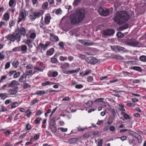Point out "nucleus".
I'll list each match as a JSON object with an SVG mask.
<instances>
[{
    "instance_id": "1",
    "label": "nucleus",
    "mask_w": 146,
    "mask_h": 146,
    "mask_svg": "<svg viewBox=\"0 0 146 146\" xmlns=\"http://www.w3.org/2000/svg\"><path fill=\"white\" fill-rule=\"evenodd\" d=\"M85 11L82 9H80L76 10L75 14H72L70 17L69 20L71 24L75 25L81 22L85 17Z\"/></svg>"
},
{
    "instance_id": "2",
    "label": "nucleus",
    "mask_w": 146,
    "mask_h": 146,
    "mask_svg": "<svg viewBox=\"0 0 146 146\" xmlns=\"http://www.w3.org/2000/svg\"><path fill=\"white\" fill-rule=\"evenodd\" d=\"M129 17V15L127 12L123 11L117 12L113 19L115 22L121 25L127 21Z\"/></svg>"
},
{
    "instance_id": "3",
    "label": "nucleus",
    "mask_w": 146,
    "mask_h": 146,
    "mask_svg": "<svg viewBox=\"0 0 146 146\" xmlns=\"http://www.w3.org/2000/svg\"><path fill=\"white\" fill-rule=\"evenodd\" d=\"M60 67L62 68V71L63 72L66 74L76 73L78 72L80 70V68H79L75 70H68L69 69L70 64L68 62H64L61 64Z\"/></svg>"
},
{
    "instance_id": "4",
    "label": "nucleus",
    "mask_w": 146,
    "mask_h": 146,
    "mask_svg": "<svg viewBox=\"0 0 146 146\" xmlns=\"http://www.w3.org/2000/svg\"><path fill=\"white\" fill-rule=\"evenodd\" d=\"M15 33L20 41L21 40V36H26L27 38L29 37L28 34H27L26 30L25 28L23 27L17 28L15 31Z\"/></svg>"
},
{
    "instance_id": "5",
    "label": "nucleus",
    "mask_w": 146,
    "mask_h": 146,
    "mask_svg": "<svg viewBox=\"0 0 146 146\" xmlns=\"http://www.w3.org/2000/svg\"><path fill=\"white\" fill-rule=\"evenodd\" d=\"M28 15V13L26 10L22 9L20 10L18 17L17 24H19L21 21H24Z\"/></svg>"
},
{
    "instance_id": "6",
    "label": "nucleus",
    "mask_w": 146,
    "mask_h": 146,
    "mask_svg": "<svg viewBox=\"0 0 146 146\" xmlns=\"http://www.w3.org/2000/svg\"><path fill=\"white\" fill-rule=\"evenodd\" d=\"M125 43L126 44L131 46L138 47L141 46V44L139 42L132 38L127 39L125 40Z\"/></svg>"
},
{
    "instance_id": "7",
    "label": "nucleus",
    "mask_w": 146,
    "mask_h": 146,
    "mask_svg": "<svg viewBox=\"0 0 146 146\" xmlns=\"http://www.w3.org/2000/svg\"><path fill=\"white\" fill-rule=\"evenodd\" d=\"M106 8L105 9H103L102 7H100L98 9V11L100 14L104 16H107L110 13H112L113 8H111L109 9Z\"/></svg>"
},
{
    "instance_id": "8",
    "label": "nucleus",
    "mask_w": 146,
    "mask_h": 146,
    "mask_svg": "<svg viewBox=\"0 0 146 146\" xmlns=\"http://www.w3.org/2000/svg\"><path fill=\"white\" fill-rule=\"evenodd\" d=\"M16 35L15 33H13L11 34L8 35L5 37V38L13 42L16 40L17 42L19 43L20 41Z\"/></svg>"
},
{
    "instance_id": "9",
    "label": "nucleus",
    "mask_w": 146,
    "mask_h": 146,
    "mask_svg": "<svg viewBox=\"0 0 146 146\" xmlns=\"http://www.w3.org/2000/svg\"><path fill=\"white\" fill-rule=\"evenodd\" d=\"M41 15V13L40 11H32L30 13L29 17L32 21H34L36 19L39 18Z\"/></svg>"
},
{
    "instance_id": "10",
    "label": "nucleus",
    "mask_w": 146,
    "mask_h": 146,
    "mask_svg": "<svg viewBox=\"0 0 146 146\" xmlns=\"http://www.w3.org/2000/svg\"><path fill=\"white\" fill-rule=\"evenodd\" d=\"M49 125L51 131L53 132H55L56 131V124L55 120L52 119L49 121Z\"/></svg>"
},
{
    "instance_id": "11",
    "label": "nucleus",
    "mask_w": 146,
    "mask_h": 146,
    "mask_svg": "<svg viewBox=\"0 0 146 146\" xmlns=\"http://www.w3.org/2000/svg\"><path fill=\"white\" fill-rule=\"evenodd\" d=\"M129 133L131 135L136 138L139 143H140L142 142V137L137 133L132 131H130L129 132Z\"/></svg>"
},
{
    "instance_id": "12",
    "label": "nucleus",
    "mask_w": 146,
    "mask_h": 146,
    "mask_svg": "<svg viewBox=\"0 0 146 146\" xmlns=\"http://www.w3.org/2000/svg\"><path fill=\"white\" fill-rule=\"evenodd\" d=\"M115 33L114 30L113 29H108L103 32V35L105 36L113 35Z\"/></svg>"
},
{
    "instance_id": "13",
    "label": "nucleus",
    "mask_w": 146,
    "mask_h": 146,
    "mask_svg": "<svg viewBox=\"0 0 146 146\" xmlns=\"http://www.w3.org/2000/svg\"><path fill=\"white\" fill-rule=\"evenodd\" d=\"M85 60L88 63L94 64L98 62V60L96 58L93 57H88L85 58Z\"/></svg>"
},
{
    "instance_id": "14",
    "label": "nucleus",
    "mask_w": 146,
    "mask_h": 146,
    "mask_svg": "<svg viewBox=\"0 0 146 146\" xmlns=\"http://www.w3.org/2000/svg\"><path fill=\"white\" fill-rule=\"evenodd\" d=\"M89 42L86 41L85 40H79V42L81 43L82 44L86 46H91L94 45V43L90 41H88Z\"/></svg>"
},
{
    "instance_id": "15",
    "label": "nucleus",
    "mask_w": 146,
    "mask_h": 146,
    "mask_svg": "<svg viewBox=\"0 0 146 146\" xmlns=\"http://www.w3.org/2000/svg\"><path fill=\"white\" fill-rule=\"evenodd\" d=\"M51 18L50 15L49 13L46 14L44 18V25H48L50 22V20Z\"/></svg>"
},
{
    "instance_id": "16",
    "label": "nucleus",
    "mask_w": 146,
    "mask_h": 146,
    "mask_svg": "<svg viewBox=\"0 0 146 146\" xmlns=\"http://www.w3.org/2000/svg\"><path fill=\"white\" fill-rule=\"evenodd\" d=\"M50 40L52 42L58 41L59 40L58 36L52 33L50 34Z\"/></svg>"
},
{
    "instance_id": "17",
    "label": "nucleus",
    "mask_w": 146,
    "mask_h": 146,
    "mask_svg": "<svg viewBox=\"0 0 146 146\" xmlns=\"http://www.w3.org/2000/svg\"><path fill=\"white\" fill-rule=\"evenodd\" d=\"M9 87H13L19 85L20 83L17 81L13 80L8 83Z\"/></svg>"
},
{
    "instance_id": "18",
    "label": "nucleus",
    "mask_w": 146,
    "mask_h": 146,
    "mask_svg": "<svg viewBox=\"0 0 146 146\" xmlns=\"http://www.w3.org/2000/svg\"><path fill=\"white\" fill-rule=\"evenodd\" d=\"M40 27V28L44 30L46 29V27L44 25V21H43V17H42L39 23Z\"/></svg>"
},
{
    "instance_id": "19",
    "label": "nucleus",
    "mask_w": 146,
    "mask_h": 146,
    "mask_svg": "<svg viewBox=\"0 0 146 146\" xmlns=\"http://www.w3.org/2000/svg\"><path fill=\"white\" fill-rule=\"evenodd\" d=\"M27 46L24 44L20 46V51H21L23 53H26L27 50Z\"/></svg>"
},
{
    "instance_id": "20",
    "label": "nucleus",
    "mask_w": 146,
    "mask_h": 146,
    "mask_svg": "<svg viewBox=\"0 0 146 146\" xmlns=\"http://www.w3.org/2000/svg\"><path fill=\"white\" fill-rule=\"evenodd\" d=\"M17 0H10L8 4L10 7H15L16 4Z\"/></svg>"
},
{
    "instance_id": "21",
    "label": "nucleus",
    "mask_w": 146,
    "mask_h": 146,
    "mask_svg": "<svg viewBox=\"0 0 146 146\" xmlns=\"http://www.w3.org/2000/svg\"><path fill=\"white\" fill-rule=\"evenodd\" d=\"M19 62L18 60L16 59H15L13 61L12 60L11 61V64L15 68H17L19 65Z\"/></svg>"
},
{
    "instance_id": "22",
    "label": "nucleus",
    "mask_w": 146,
    "mask_h": 146,
    "mask_svg": "<svg viewBox=\"0 0 146 146\" xmlns=\"http://www.w3.org/2000/svg\"><path fill=\"white\" fill-rule=\"evenodd\" d=\"M3 19L5 21H9L10 18V14L6 11L3 15Z\"/></svg>"
},
{
    "instance_id": "23",
    "label": "nucleus",
    "mask_w": 146,
    "mask_h": 146,
    "mask_svg": "<svg viewBox=\"0 0 146 146\" xmlns=\"http://www.w3.org/2000/svg\"><path fill=\"white\" fill-rule=\"evenodd\" d=\"M54 48H51L47 51L46 54L48 56H51L54 53Z\"/></svg>"
},
{
    "instance_id": "24",
    "label": "nucleus",
    "mask_w": 146,
    "mask_h": 146,
    "mask_svg": "<svg viewBox=\"0 0 146 146\" xmlns=\"http://www.w3.org/2000/svg\"><path fill=\"white\" fill-rule=\"evenodd\" d=\"M121 114L123 115L124 118L126 120H129L131 118L129 115L124 112H121Z\"/></svg>"
},
{
    "instance_id": "25",
    "label": "nucleus",
    "mask_w": 146,
    "mask_h": 146,
    "mask_svg": "<svg viewBox=\"0 0 146 146\" xmlns=\"http://www.w3.org/2000/svg\"><path fill=\"white\" fill-rule=\"evenodd\" d=\"M8 93L9 95H12L16 94L17 93V91L15 89H10L9 90Z\"/></svg>"
},
{
    "instance_id": "26",
    "label": "nucleus",
    "mask_w": 146,
    "mask_h": 146,
    "mask_svg": "<svg viewBox=\"0 0 146 146\" xmlns=\"http://www.w3.org/2000/svg\"><path fill=\"white\" fill-rule=\"evenodd\" d=\"M9 88L10 87L8 83L7 82L6 84H4L3 85L2 87L0 88V90H5Z\"/></svg>"
},
{
    "instance_id": "27",
    "label": "nucleus",
    "mask_w": 146,
    "mask_h": 146,
    "mask_svg": "<svg viewBox=\"0 0 146 146\" xmlns=\"http://www.w3.org/2000/svg\"><path fill=\"white\" fill-rule=\"evenodd\" d=\"M27 77V76L25 74H23L20 77L19 79V82H22L25 81Z\"/></svg>"
},
{
    "instance_id": "28",
    "label": "nucleus",
    "mask_w": 146,
    "mask_h": 146,
    "mask_svg": "<svg viewBox=\"0 0 146 146\" xmlns=\"http://www.w3.org/2000/svg\"><path fill=\"white\" fill-rule=\"evenodd\" d=\"M43 48V50H44L45 49V46L43 44L40 43L39 44V45L37 48V50L41 49Z\"/></svg>"
},
{
    "instance_id": "29",
    "label": "nucleus",
    "mask_w": 146,
    "mask_h": 146,
    "mask_svg": "<svg viewBox=\"0 0 146 146\" xmlns=\"http://www.w3.org/2000/svg\"><path fill=\"white\" fill-rule=\"evenodd\" d=\"M45 93V92L44 90L37 91L36 93L34 94V95H38L40 96H42L44 95Z\"/></svg>"
},
{
    "instance_id": "30",
    "label": "nucleus",
    "mask_w": 146,
    "mask_h": 146,
    "mask_svg": "<svg viewBox=\"0 0 146 146\" xmlns=\"http://www.w3.org/2000/svg\"><path fill=\"white\" fill-rule=\"evenodd\" d=\"M14 7L13 6L12 7H11V8L8 9L7 10V12L9 14L10 12H11L12 14H13L15 11V9Z\"/></svg>"
},
{
    "instance_id": "31",
    "label": "nucleus",
    "mask_w": 146,
    "mask_h": 146,
    "mask_svg": "<svg viewBox=\"0 0 146 146\" xmlns=\"http://www.w3.org/2000/svg\"><path fill=\"white\" fill-rule=\"evenodd\" d=\"M8 97L7 94L5 93H1L0 94V98L1 99L4 100Z\"/></svg>"
},
{
    "instance_id": "32",
    "label": "nucleus",
    "mask_w": 146,
    "mask_h": 146,
    "mask_svg": "<svg viewBox=\"0 0 146 146\" xmlns=\"http://www.w3.org/2000/svg\"><path fill=\"white\" fill-rule=\"evenodd\" d=\"M11 109H13L17 107L19 104L17 102H15L11 104Z\"/></svg>"
},
{
    "instance_id": "33",
    "label": "nucleus",
    "mask_w": 146,
    "mask_h": 146,
    "mask_svg": "<svg viewBox=\"0 0 146 146\" xmlns=\"http://www.w3.org/2000/svg\"><path fill=\"white\" fill-rule=\"evenodd\" d=\"M104 99L102 98H99L96 99L94 101V102H96L97 103V104H98L100 105L102 102V100H104Z\"/></svg>"
},
{
    "instance_id": "34",
    "label": "nucleus",
    "mask_w": 146,
    "mask_h": 146,
    "mask_svg": "<svg viewBox=\"0 0 146 146\" xmlns=\"http://www.w3.org/2000/svg\"><path fill=\"white\" fill-rule=\"evenodd\" d=\"M118 106L119 107L118 108V109L119 110L122 111H125V110L124 109V106L123 104H119Z\"/></svg>"
},
{
    "instance_id": "35",
    "label": "nucleus",
    "mask_w": 146,
    "mask_h": 146,
    "mask_svg": "<svg viewBox=\"0 0 146 146\" xmlns=\"http://www.w3.org/2000/svg\"><path fill=\"white\" fill-rule=\"evenodd\" d=\"M48 3L47 1H45L43 3L42 6V8L43 9H46L48 6Z\"/></svg>"
},
{
    "instance_id": "36",
    "label": "nucleus",
    "mask_w": 146,
    "mask_h": 146,
    "mask_svg": "<svg viewBox=\"0 0 146 146\" xmlns=\"http://www.w3.org/2000/svg\"><path fill=\"white\" fill-rule=\"evenodd\" d=\"M43 68H40L38 66H36L34 67V69L35 70H36L39 72H42L45 69V67L44 66L42 67Z\"/></svg>"
},
{
    "instance_id": "37",
    "label": "nucleus",
    "mask_w": 146,
    "mask_h": 146,
    "mask_svg": "<svg viewBox=\"0 0 146 146\" xmlns=\"http://www.w3.org/2000/svg\"><path fill=\"white\" fill-rule=\"evenodd\" d=\"M5 57L4 52L3 51L0 52V61H2Z\"/></svg>"
},
{
    "instance_id": "38",
    "label": "nucleus",
    "mask_w": 146,
    "mask_h": 146,
    "mask_svg": "<svg viewBox=\"0 0 146 146\" xmlns=\"http://www.w3.org/2000/svg\"><path fill=\"white\" fill-rule=\"evenodd\" d=\"M25 114L28 117H30L32 114V111L30 109H28L25 112Z\"/></svg>"
},
{
    "instance_id": "39",
    "label": "nucleus",
    "mask_w": 146,
    "mask_h": 146,
    "mask_svg": "<svg viewBox=\"0 0 146 146\" xmlns=\"http://www.w3.org/2000/svg\"><path fill=\"white\" fill-rule=\"evenodd\" d=\"M113 117H110L108 118V122L107 123V124H108L111 125L113 123Z\"/></svg>"
},
{
    "instance_id": "40",
    "label": "nucleus",
    "mask_w": 146,
    "mask_h": 146,
    "mask_svg": "<svg viewBox=\"0 0 146 146\" xmlns=\"http://www.w3.org/2000/svg\"><path fill=\"white\" fill-rule=\"evenodd\" d=\"M81 0H74L73 3V5L75 6H77L81 2Z\"/></svg>"
},
{
    "instance_id": "41",
    "label": "nucleus",
    "mask_w": 146,
    "mask_h": 146,
    "mask_svg": "<svg viewBox=\"0 0 146 146\" xmlns=\"http://www.w3.org/2000/svg\"><path fill=\"white\" fill-rule=\"evenodd\" d=\"M15 23V21L13 20H11L9 22V27L11 28L12 27L14 26Z\"/></svg>"
},
{
    "instance_id": "42",
    "label": "nucleus",
    "mask_w": 146,
    "mask_h": 146,
    "mask_svg": "<svg viewBox=\"0 0 146 146\" xmlns=\"http://www.w3.org/2000/svg\"><path fill=\"white\" fill-rule=\"evenodd\" d=\"M116 35L118 38H122L124 36V34L120 32H118L117 33Z\"/></svg>"
},
{
    "instance_id": "43",
    "label": "nucleus",
    "mask_w": 146,
    "mask_h": 146,
    "mask_svg": "<svg viewBox=\"0 0 146 146\" xmlns=\"http://www.w3.org/2000/svg\"><path fill=\"white\" fill-rule=\"evenodd\" d=\"M77 141V139L76 138H72L70 139L69 140V142L70 144L76 143Z\"/></svg>"
},
{
    "instance_id": "44",
    "label": "nucleus",
    "mask_w": 146,
    "mask_h": 146,
    "mask_svg": "<svg viewBox=\"0 0 146 146\" xmlns=\"http://www.w3.org/2000/svg\"><path fill=\"white\" fill-rule=\"evenodd\" d=\"M7 78V76L6 75H3L1 76L0 78V83H3L4 80Z\"/></svg>"
},
{
    "instance_id": "45",
    "label": "nucleus",
    "mask_w": 146,
    "mask_h": 146,
    "mask_svg": "<svg viewBox=\"0 0 146 146\" xmlns=\"http://www.w3.org/2000/svg\"><path fill=\"white\" fill-rule=\"evenodd\" d=\"M42 119L41 117L36 118L34 120L36 124H39L40 123V121Z\"/></svg>"
},
{
    "instance_id": "46",
    "label": "nucleus",
    "mask_w": 146,
    "mask_h": 146,
    "mask_svg": "<svg viewBox=\"0 0 146 146\" xmlns=\"http://www.w3.org/2000/svg\"><path fill=\"white\" fill-rule=\"evenodd\" d=\"M140 60L142 62H146V56L145 55H142L140 56Z\"/></svg>"
},
{
    "instance_id": "47",
    "label": "nucleus",
    "mask_w": 146,
    "mask_h": 146,
    "mask_svg": "<svg viewBox=\"0 0 146 146\" xmlns=\"http://www.w3.org/2000/svg\"><path fill=\"white\" fill-rule=\"evenodd\" d=\"M52 84H50V82L48 81H47L46 82H42L41 84L42 86H45L47 85H52L53 84L52 82H51Z\"/></svg>"
},
{
    "instance_id": "48",
    "label": "nucleus",
    "mask_w": 146,
    "mask_h": 146,
    "mask_svg": "<svg viewBox=\"0 0 146 146\" xmlns=\"http://www.w3.org/2000/svg\"><path fill=\"white\" fill-rule=\"evenodd\" d=\"M125 48H124L118 46L117 51L119 52L122 51L123 52L125 51Z\"/></svg>"
},
{
    "instance_id": "49",
    "label": "nucleus",
    "mask_w": 146,
    "mask_h": 146,
    "mask_svg": "<svg viewBox=\"0 0 146 146\" xmlns=\"http://www.w3.org/2000/svg\"><path fill=\"white\" fill-rule=\"evenodd\" d=\"M12 51L13 52H17L20 51V46H18L17 47H15L13 48L12 49Z\"/></svg>"
},
{
    "instance_id": "50",
    "label": "nucleus",
    "mask_w": 146,
    "mask_h": 146,
    "mask_svg": "<svg viewBox=\"0 0 146 146\" xmlns=\"http://www.w3.org/2000/svg\"><path fill=\"white\" fill-rule=\"evenodd\" d=\"M4 133L6 136H8L11 134V132L10 130L7 129L4 132Z\"/></svg>"
},
{
    "instance_id": "51",
    "label": "nucleus",
    "mask_w": 146,
    "mask_h": 146,
    "mask_svg": "<svg viewBox=\"0 0 146 146\" xmlns=\"http://www.w3.org/2000/svg\"><path fill=\"white\" fill-rule=\"evenodd\" d=\"M62 11L61 9L60 8H59L56 10L55 13L56 14L58 15L62 13Z\"/></svg>"
},
{
    "instance_id": "52",
    "label": "nucleus",
    "mask_w": 146,
    "mask_h": 146,
    "mask_svg": "<svg viewBox=\"0 0 146 146\" xmlns=\"http://www.w3.org/2000/svg\"><path fill=\"white\" fill-rule=\"evenodd\" d=\"M36 35L35 32L31 33L30 35V37L33 39H34L36 37Z\"/></svg>"
},
{
    "instance_id": "53",
    "label": "nucleus",
    "mask_w": 146,
    "mask_h": 146,
    "mask_svg": "<svg viewBox=\"0 0 146 146\" xmlns=\"http://www.w3.org/2000/svg\"><path fill=\"white\" fill-rule=\"evenodd\" d=\"M27 69H32L34 68L32 64H28L26 67Z\"/></svg>"
},
{
    "instance_id": "54",
    "label": "nucleus",
    "mask_w": 146,
    "mask_h": 146,
    "mask_svg": "<svg viewBox=\"0 0 146 146\" xmlns=\"http://www.w3.org/2000/svg\"><path fill=\"white\" fill-rule=\"evenodd\" d=\"M135 61H127L126 63L129 65H134L136 64Z\"/></svg>"
},
{
    "instance_id": "55",
    "label": "nucleus",
    "mask_w": 146,
    "mask_h": 146,
    "mask_svg": "<svg viewBox=\"0 0 146 146\" xmlns=\"http://www.w3.org/2000/svg\"><path fill=\"white\" fill-rule=\"evenodd\" d=\"M51 62L52 63H56L58 61L57 59L54 57V56L51 58Z\"/></svg>"
},
{
    "instance_id": "56",
    "label": "nucleus",
    "mask_w": 146,
    "mask_h": 146,
    "mask_svg": "<svg viewBox=\"0 0 146 146\" xmlns=\"http://www.w3.org/2000/svg\"><path fill=\"white\" fill-rule=\"evenodd\" d=\"M32 127V126L29 123H27L26 126V129L27 131L31 130Z\"/></svg>"
},
{
    "instance_id": "57",
    "label": "nucleus",
    "mask_w": 146,
    "mask_h": 146,
    "mask_svg": "<svg viewBox=\"0 0 146 146\" xmlns=\"http://www.w3.org/2000/svg\"><path fill=\"white\" fill-rule=\"evenodd\" d=\"M59 60L61 61H64L65 60H67V57L66 56H60L59 57Z\"/></svg>"
},
{
    "instance_id": "58",
    "label": "nucleus",
    "mask_w": 146,
    "mask_h": 146,
    "mask_svg": "<svg viewBox=\"0 0 146 146\" xmlns=\"http://www.w3.org/2000/svg\"><path fill=\"white\" fill-rule=\"evenodd\" d=\"M110 125L107 123L106 124L105 127H104L103 129V130L104 131H106L108 130L109 128V127L110 126Z\"/></svg>"
},
{
    "instance_id": "59",
    "label": "nucleus",
    "mask_w": 146,
    "mask_h": 146,
    "mask_svg": "<svg viewBox=\"0 0 146 146\" xmlns=\"http://www.w3.org/2000/svg\"><path fill=\"white\" fill-rule=\"evenodd\" d=\"M32 72L33 71L31 70H27L25 72V74L27 76L30 75L31 74Z\"/></svg>"
},
{
    "instance_id": "60",
    "label": "nucleus",
    "mask_w": 146,
    "mask_h": 146,
    "mask_svg": "<svg viewBox=\"0 0 146 146\" xmlns=\"http://www.w3.org/2000/svg\"><path fill=\"white\" fill-rule=\"evenodd\" d=\"M39 102V100H38L36 98H35L33 100H32L31 102V105H34L35 103H37Z\"/></svg>"
},
{
    "instance_id": "61",
    "label": "nucleus",
    "mask_w": 146,
    "mask_h": 146,
    "mask_svg": "<svg viewBox=\"0 0 146 146\" xmlns=\"http://www.w3.org/2000/svg\"><path fill=\"white\" fill-rule=\"evenodd\" d=\"M27 133H26L21 134L19 137V138L21 139H23L24 137L26 136Z\"/></svg>"
},
{
    "instance_id": "62",
    "label": "nucleus",
    "mask_w": 146,
    "mask_h": 146,
    "mask_svg": "<svg viewBox=\"0 0 146 146\" xmlns=\"http://www.w3.org/2000/svg\"><path fill=\"white\" fill-rule=\"evenodd\" d=\"M32 42V40L29 39H27L25 40V43L28 45L31 44Z\"/></svg>"
},
{
    "instance_id": "63",
    "label": "nucleus",
    "mask_w": 146,
    "mask_h": 146,
    "mask_svg": "<svg viewBox=\"0 0 146 146\" xmlns=\"http://www.w3.org/2000/svg\"><path fill=\"white\" fill-rule=\"evenodd\" d=\"M118 46H111V48L113 50L117 52V48H118Z\"/></svg>"
},
{
    "instance_id": "64",
    "label": "nucleus",
    "mask_w": 146,
    "mask_h": 146,
    "mask_svg": "<svg viewBox=\"0 0 146 146\" xmlns=\"http://www.w3.org/2000/svg\"><path fill=\"white\" fill-rule=\"evenodd\" d=\"M93 80V77L92 76H89L87 77V81L89 82H91Z\"/></svg>"
}]
</instances>
